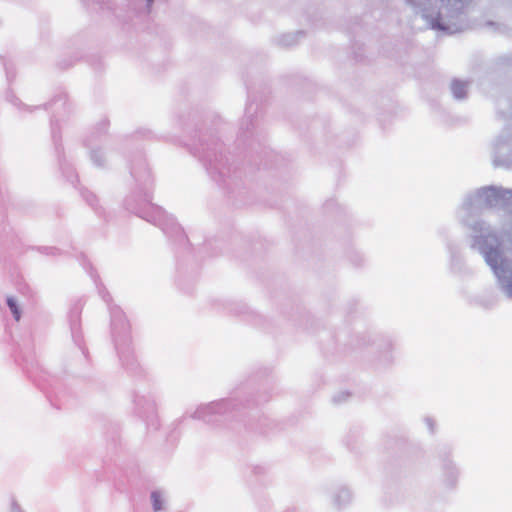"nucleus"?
I'll return each instance as SVG.
<instances>
[{
  "label": "nucleus",
  "instance_id": "obj_1",
  "mask_svg": "<svg viewBox=\"0 0 512 512\" xmlns=\"http://www.w3.org/2000/svg\"><path fill=\"white\" fill-rule=\"evenodd\" d=\"M7 304L9 306L11 312L13 313L15 320L19 321V319H20V310H19L15 300L12 297H9L7 299Z\"/></svg>",
  "mask_w": 512,
  "mask_h": 512
},
{
  "label": "nucleus",
  "instance_id": "obj_2",
  "mask_svg": "<svg viewBox=\"0 0 512 512\" xmlns=\"http://www.w3.org/2000/svg\"><path fill=\"white\" fill-rule=\"evenodd\" d=\"M151 499H152V504H153L154 510L155 511L161 510L162 503H161L160 495L157 493H152Z\"/></svg>",
  "mask_w": 512,
  "mask_h": 512
},
{
  "label": "nucleus",
  "instance_id": "obj_3",
  "mask_svg": "<svg viewBox=\"0 0 512 512\" xmlns=\"http://www.w3.org/2000/svg\"><path fill=\"white\" fill-rule=\"evenodd\" d=\"M441 8L454 7L459 0H439Z\"/></svg>",
  "mask_w": 512,
  "mask_h": 512
}]
</instances>
